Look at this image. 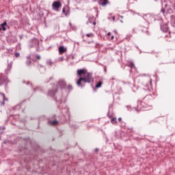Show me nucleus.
I'll list each match as a JSON object with an SVG mask.
<instances>
[{
    "instance_id": "nucleus-32",
    "label": "nucleus",
    "mask_w": 175,
    "mask_h": 175,
    "mask_svg": "<svg viewBox=\"0 0 175 175\" xmlns=\"http://www.w3.org/2000/svg\"><path fill=\"white\" fill-rule=\"evenodd\" d=\"M1 105L3 106H5V101L3 100L2 103H1Z\"/></svg>"
},
{
    "instance_id": "nucleus-17",
    "label": "nucleus",
    "mask_w": 175,
    "mask_h": 175,
    "mask_svg": "<svg viewBox=\"0 0 175 175\" xmlns=\"http://www.w3.org/2000/svg\"><path fill=\"white\" fill-rule=\"evenodd\" d=\"M111 124H117V118H113L111 120Z\"/></svg>"
},
{
    "instance_id": "nucleus-13",
    "label": "nucleus",
    "mask_w": 175,
    "mask_h": 175,
    "mask_svg": "<svg viewBox=\"0 0 175 175\" xmlns=\"http://www.w3.org/2000/svg\"><path fill=\"white\" fill-rule=\"evenodd\" d=\"M8 39L11 43H14V42H17V38H16V36H10Z\"/></svg>"
},
{
    "instance_id": "nucleus-8",
    "label": "nucleus",
    "mask_w": 175,
    "mask_h": 175,
    "mask_svg": "<svg viewBox=\"0 0 175 175\" xmlns=\"http://www.w3.org/2000/svg\"><path fill=\"white\" fill-rule=\"evenodd\" d=\"M66 48L64 47V46H61L59 47V54H64V53H66Z\"/></svg>"
},
{
    "instance_id": "nucleus-20",
    "label": "nucleus",
    "mask_w": 175,
    "mask_h": 175,
    "mask_svg": "<svg viewBox=\"0 0 175 175\" xmlns=\"http://www.w3.org/2000/svg\"><path fill=\"white\" fill-rule=\"evenodd\" d=\"M26 64L27 65H31V58H27Z\"/></svg>"
},
{
    "instance_id": "nucleus-9",
    "label": "nucleus",
    "mask_w": 175,
    "mask_h": 175,
    "mask_svg": "<svg viewBox=\"0 0 175 175\" xmlns=\"http://www.w3.org/2000/svg\"><path fill=\"white\" fill-rule=\"evenodd\" d=\"M108 3L109 0H99V5H101V6H106Z\"/></svg>"
},
{
    "instance_id": "nucleus-40",
    "label": "nucleus",
    "mask_w": 175,
    "mask_h": 175,
    "mask_svg": "<svg viewBox=\"0 0 175 175\" xmlns=\"http://www.w3.org/2000/svg\"><path fill=\"white\" fill-rule=\"evenodd\" d=\"M95 150H96V152H98V151H99V149L96 148Z\"/></svg>"
},
{
    "instance_id": "nucleus-29",
    "label": "nucleus",
    "mask_w": 175,
    "mask_h": 175,
    "mask_svg": "<svg viewBox=\"0 0 175 175\" xmlns=\"http://www.w3.org/2000/svg\"><path fill=\"white\" fill-rule=\"evenodd\" d=\"M68 90H72V85H68Z\"/></svg>"
},
{
    "instance_id": "nucleus-15",
    "label": "nucleus",
    "mask_w": 175,
    "mask_h": 175,
    "mask_svg": "<svg viewBox=\"0 0 175 175\" xmlns=\"http://www.w3.org/2000/svg\"><path fill=\"white\" fill-rule=\"evenodd\" d=\"M6 129V127L5 126H0V135H2L3 133V131Z\"/></svg>"
},
{
    "instance_id": "nucleus-37",
    "label": "nucleus",
    "mask_w": 175,
    "mask_h": 175,
    "mask_svg": "<svg viewBox=\"0 0 175 175\" xmlns=\"http://www.w3.org/2000/svg\"><path fill=\"white\" fill-rule=\"evenodd\" d=\"M59 59L60 61H64V57H60Z\"/></svg>"
},
{
    "instance_id": "nucleus-12",
    "label": "nucleus",
    "mask_w": 175,
    "mask_h": 175,
    "mask_svg": "<svg viewBox=\"0 0 175 175\" xmlns=\"http://www.w3.org/2000/svg\"><path fill=\"white\" fill-rule=\"evenodd\" d=\"M57 91H58L57 89H55V90H49L48 92L49 95H50V96H54V95H55V93L57 92Z\"/></svg>"
},
{
    "instance_id": "nucleus-16",
    "label": "nucleus",
    "mask_w": 175,
    "mask_h": 175,
    "mask_svg": "<svg viewBox=\"0 0 175 175\" xmlns=\"http://www.w3.org/2000/svg\"><path fill=\"white\" fill-rule=\"evenodd\" d=\"M49 124L51 125H57V124H58V121L57 120H55L53 121H49Z\"/></svg>"
},
{
    "instance_id": "nucleus-44",
    "label": "nucleus",
    "mask_w": 175,
    "mask_h": 175,
    "mask_svg": "<svg viewBox=\"0 0 175 175\" xmlns=\"http://www.w3.org/2000/svg\"><path fill=\"white\" fill-rule=\"evenodd\" d=\"M19 151H22L21 148L19 149Z\"/></svg>"
},
{
    "instance_id": "nucleus-18",
    "label": "nucleus",
    "mask_w": 175,
    "mask_h": 175,
    "mask_svg": "<svg viewBox=\"0 0 175 175\" xmlns=\"http://www.w3.org/2000/svg\"><path fill=\"white\" fill-rule=\"evenodd\" d=\"M9 83H10V81H9V79L4 83L5 84V90H8V84H9Z\"/></svg>"
},
{
    "instance_id": "nucleus-27",
    "label": "nucleus",
    "mask_w": 175,
    "mask_h": 175,
    "mask_svg": "<svg viewBox=\"0 0 175 175\" xmlns=\"http://www.w3.org/2000/svg\"><path fill=\"white\" fill-rule=\"evenodd\" d=\"M3 102H5V100H8V98H6V96H5L4 97H3Z\"/></svg>"
},
{
    "instance_id": "nucleus-14",
    "label": "nucleus",
    "mask_w": 175,
    "mask_h": 175,
    "mask_svg": "<svg viewBox=\"0 0 175 175\" xmlns=\"http://www.w3.org/2000/svg\"><path fill=\"white\" fill-rule=\"evenodd\" d=\"M102 84H103V82L100 81L98 83H97L95 88H100V87H102Z\"/></svg>"
},
{
    "instance_id": "nucleus-4",
    "label": "nucleus",
    "mask_w": 175,
    "mask_h": 175,
    "mask_svg": "<svg viewBox=\"0 0 175 175\" xmlns=\"http://www.w3.org/2000/svg\"><path fill=\"white\" fill-rule=\"evenodd\" d=\"M57 87H59L62 90L63 88H66V81L64 79H60L57 82Z\"/></svg>"
},
{
    "instance_id": "nucleus-41",
    "label": "nucleus",
    "mask_w": 175,
    "mask_h": 175,
    "mask_svg": "<svg viewBox=\"0 0 175 175\" xmlns=\"http://www.w3.org/2000/svg\"><path fill=\"white\" fill-rule=\"evenodd\" d=\"M1 137H2V136L0 135V140H2V138H1Z\"/></svg>"
},
{
    "instance_id": "nucleus-39",
    "label": "nucleus",
    "mask_w": 175,
    "mask_h": 175,
    "mask_svg": "<svg viewBox=\"0 0 175 175\" xmlns=\"http://www.w3.org/2000/svg\"><path fill=\"white\" fill-rule=\"evenodd\" d=\"M94 25H96V22H93Z\"/></svg>"
},
{
    "instance_id": "nucleus-7",
    "label": "nucleus",
    "mask_w": 175,
    "mask_h": 175,
    "mask_svg": "<svg viewBox=\"0 0 175 175\" xmlns=\"http://www.w3.org/2000/svg\"><path fill=\"white\" fill-rule=\"evenodd\" d=\"M9 80L7 77H0V86L3 85Z\"/></svg>"
},
{
    "instance_id": "nucleus-2",
    "label": "nucleus",
    "mask_w": 175,
    "mask_h": 175,
    "mask_svg": "<svg viewBox=\"0 0 175 175\" xmlns=\"http://www.w3.org/2000/svg\"><path fill=\"white\" fill-rule=\"evenodd\" d=\"M8 144H21L23 143V137L16 136L13 139H8Z\"/></svg>"
},
{
    "instance_id": "nucleus-5",
    "label": "nucleus",
    "mask_w": 175,
    "mask_h": 175,
    "mask_svg": "<svg viewBox=\"0 0 175 175\" xmlns=\"http://www.w3.org/2000/svg\"><path fill=\"white\" fill-rule=\"evenodd\" d=\"M13 66V62H10L8 64L7 68L5 70V75H9V72L12 70V66Z\"/></svg>"
},
{
    "instance_id": "nucleus-26",
    "label": "nucleus",
    "mask_w": 175,
    "mask_h": 175,
    "mask_svg": "<svg viewBox=\"0 0 175 175\" xmlns=\"http://www.w3.org/2000/svg\"><path fill=\"white\" fill-rule=\"evenodd\" d=\"M3 144H8V140L7 139H5L3 142Z\"/></svg>"
},
{
    "instance_id": "nucleus-42",
    "label": "nucleus",
    "mask_w": 175,
    "mask_h": 175,
    "mask_svg": "<svg viewBox=\"0 0 175 175\" xmlns=\"http://www.w3.org/2000/svg\"><path fill=\"white\" fill-rule=\"evenodd\" d=\"M20 38H21H21H23V36H20Z\"/></svg>"
},
{
    "instance_id": "nucleus-24",
    "label": "nucleus",
    "mask_w": 175,
    "mask_h": 175,
    "mask_svg": "<svg viewBox=\"0 0 175 175\" xmlns=\"http://www.w3.org/2000/svg\"><path fill=\"white\" fill-rule=\"evenodd\" d=\"M36 61H38V59L40 61V55H36Z\"/></svg>"
},
{
    "instance_id": "nucleus-30",
    "label": "nucleus",
    "mask_w": 175,
    "mask_h": 175,
    "mask_svg": "<svg viewBox=\"0 0 175 175\" xmlns=\"http://www.w3.org/2000/svg\"><path fill=\"white\" fill-rule=\"evenodd\" d=\"M0 95H1V96H3V98L4 96H5V93H0Z\"/></svg>"
},
{
    "instance_id": "nucleus-43",
    "label": "nucleus",
    "mask_w": 175,
    "mask_h": 175,
    "mask_svg": "<svg viewBox=\"0 0 175 175\" xmlns=\"http://www.w3.org/2000/svg\"><path fill=\"white\" fill-rule=\"evenodd\" d=\"M2 31V29L0 27V31Z\"/></svg>"
},
{
    "instance_id": "nucleus-31",
    "label": "nucleus",
    "mask_w": 175,
    "mask_h": 175,
    "mask_svg": "<svg viewBox=\"0 0 175 175\" xmlns=\"http://www.w3.org/2000/svg\"><path fill=\"white\" fill-rule=\"evenodd\" d=\"M18 163H19V165H23V163H22V161H21V159H19Z\"/></svg>"
},
{
    "instance_id": "nucleus-22",
    "label": "nucleus",
    "mask_w": 175,
    "mask_h": 175,
    "mask_svg": "<svg viewBox=\"0 0 175 175\" xmlns=\"http://www.w3.org/2000/svg\"><path fill=\"white\" fill-rule=\"evenodd\" d=\"M14 55H15L16 58H18V57H20V53L16 52L14 53Z\"/></svg>"
},
{
    "instance_id": "nucleus-3",
    "label": "nucleus",
    "mask_w": 175,
    "mask_h": 175,
    "mask_svg": "<svg viewBox=\"0 0 175 175\" xmlns=\"http://www.w3.org/2000/svg\"><path fill=\"white\" fill-rule=\"evenodd\" d=\"M61 6H62V4L59 1H54L52 4L53 10H56V12L59 10Z\"/></svg>"
},
{
    "instance_id": "nucleus-6",
    "label": "nucleus",
    "mask_w": 175,
    "mask_h": 175,
    "mask_svg": "<svg viewBox=\"0 0 175 175\" xmlns=\"http://www.w3.org/2000/svg\"><path fill=\"white\" fill-rule=\"evenodd\" d=\"M22 107H23V101H21L18 104H17L12 108V110H14V111H17L20 110V109H21Z\"/></svg>"
},
{
    "instance_id": "nucleus-10",
    "label": "nucleus",
    "mask_w": 175,
    "mask_h": 175,
    "mask_svg": "<svg viewBox=\"0 0 175 175\" xmlns=\"http://www.w3.org/2000/svg\"><path fill=\"white\" fill-rule=\"evenodd\" d=\"M161 28L163 32H169V27H167V25H163Z\"/></svg>"
},
{
    "instance_id": "nucleus-23",
    "label": "nucleus",
    "mask_w": 175,
    "mask_h": 175,
    "mask_svg": "<svg viewBox=\"0 0 175 175\" xmlns=\"http://www.w3.org/2000/svg\"><path fill=\"white\" fill-rule=\"evenodd\" d=\"M46 64H47V65L51 66V65H53V62H51V60H48L46 62Z\"/></svg>"
},
{
    "instance_id": "nucleus-45",
    "label": "nucleus",
    "mask_w": 175,
    "mask_h": 175,
    "mask_svg": "<svg viewBox=\"0 0 175 175\" xmlns=\"http://www.w3.org/2000/svg\"><path fill=\"white\" fill-rule=\"evenodd\" d=\"M105 72H106V68H105Z\"/></svg>"
},
{
    "instance_id": "nucleus-33",
    "label": "nucleus",
    "mask_w": 175,
    "mask_h": 175,
    "mask_svg": "<svg viewBox=\"0 0 175 175\" xmlns=\"http://www.w3.org/2000/svg\"><path fill=\"white\" fill-rule=\"evenodd\" d=\"M112 19H113V21H116V17L115 16H113Z\"/></svg>"
},
{
    "instance_id": "nucleus-25",
    "label": "nucleus",
    "mask_w": 175,
    "mask_h": 175,
    "mask_svg": "<svg viewBox=\"0 0 175 175\" xmlns=\"http://www.w3.org/2000/svg\"><path fill=\"white\" fill-rule=\"evenodd\" d=\"M129 66L130 68H135V64L133 63H131Z\"/></svg>"
},
{
    "instance_id": "nucleus-36",
    "label": "nucleus",
    "mask_w": 175,
    "mask_h": 175,
    "mask_svg": "<svg viewBox=\"0 0 175 175\" xmlns=\"http://www.w3.org/2000/svg\"><path fill=\"white\" fill-rule=\"evenodd\" d=\"M111 39L113 40V39H114V36H111Z\"/></svg>"
},
{
    "instance_id": "nucleus-34",
    "label": "nucleus",
    "mask_w": 175,
    "mask_h": 175,
    "mask_svg": "<svg viewBox=\"0 0 175 175\" xmlns=\"http://www.w3.org/2000/svg\"><path fill=\"white\" fill-rule=\"evenodd\" d=\"M118 121H120V122L122 121V118H118Z\"/></svg>"
},
{
    "instance_id": "nucleus-11",
    "label": "nucleus",
    "mask_w": 175,
    "mask_h": 175,
    "mask_svg": "<svg viewBox=\"0 0 175 175\" xmlns=\"http://www.w3.org/2000/svg\"><path fill=\"white\" fill-rule=\"evenodd\" d=\"M6 27H8V23L5 21L1 24V29H3V31H6Z\"/></svg>"
},
{
    "instance_id": "nucleus-35",
    "label": "nucleus",
    "mask_w": 175,
    "mask_h": 175,
    "mask_svg": "<svg viewBox=\"0 0 175 175\" xmlns=\"http://www.w3.org/2000/svg\"><path fill=\"white\" fill-rule=\"evenodd\" d=\"M162 13H165V9H161Z\"/></svg>"
},
{
    "instance_id": "nucleus-21",
    "label": "nucleus",
    "mask_w": 175,
    "mask_h": 175,
    "mask_svg": "<svg viewBox=\"0 0 175 175\" xmlns=\"http://www.w3.org/2000/svg\"><path fill=\"white\" fill-rule=\"evenodd\" d=\"M62 12L64 13V14H65V16H68V14H69V12H66L65 8H63Z\"/></svg>"
},
{
    "instance_id": "nucleus-28",
    "label": "nucleus",
    "mask_w": 175,
    "mask_h": 175,
    "mask_svg": "<svg viewBox=\"0 0 175 175\" xmlns=\"http://www.w3.org/2000/svg\"><path fill=\"white\" fill-rule=\"evenodd\" d=\"M9 120H10V117H8V118H7V120H5V123L7 124V122H9Z\"/></svg>"
},
{
    "instance_id": "nucleus-19",
    "label": "nucleus",
    "mask_w": 175,
    "mask_h": 175,
    "mask_svg": "<svg viewBox=\"0 0 175 175\" xmlns=\"http://www.w3.org/2000/svg\"><path fill=\"white\" fill-rule=\"evenodd\" d=\"M86 36H87V38H94V33H87Z\"/></svg>"
},
{
    "instance_id": "nucleus-1",
    "label": "nucleus",
    "mask_w": 175,
    "mask_h": 175,
    "mask_svg": "<svg viewBox=\"0 0 175 175\" xmlns=\"http://www.w3.org/2000/svg\"><path fill=\"white\" fill-rule=\"evenodd\" d=\"M77 73L78 77H79L77 81V85H78V87H83V83H91L94 81L92 74L87 72V70L85 69L77 70Z\"/></svg>"
},
{
    "instance_id": "nucleus-38",
    "label": "nucleus",
    "mask_w": 175,
    "mask_h": 175,
    "mask_svg": "<svg viewBox=\"0 0 175 175\" xmlns=\"http://www.w3.org/2000/svg\"><path fill=\"white\" fill-rule=\"evenodd\" d=\"M110 35H111V33L110 32L107 33L108 36H110Z\"/></svg>"
}]
</instances>
